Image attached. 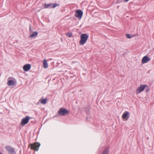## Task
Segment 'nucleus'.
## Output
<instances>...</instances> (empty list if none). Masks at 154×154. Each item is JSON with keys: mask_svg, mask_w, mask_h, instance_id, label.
Instances as JSON below:
<instances>
[{"mask_svg": "<svg viewBox=\"0 0 154 154\" xmlns=\"http://www.w3.org/2000/svg\"><path fill=\"white\" fill-rule=\"evenodd\" d=\"M88 37V35L87 34L84 33L82 34L80 36L81 39L79 41V44L81 45H84L86 43Z\"/></svg>", "mask_w": 154, "mask_h": 154, "instance_id": "obj_1", "label": "nucleus"}, {"mask_svg": "<svg viewBox=\"0 0 154 154\" xmlns=\"http://www.w3.org/2000/svg\"><path fill=\"white\" fill-rule=\"evenodd\" d=\"M69 111L66 110L65 108H60L58 111L59 116H64L66 114L69 113Z\"/></svg>", "mask_w": 154, "mask_h": 154, "instance_id": "obj_2", "label": "nucleus"}, {"mask_svg": "<svg viewBox=\"0 0 154 154\" xmlns=\"http://www.w3.org/2000/svg\"><path fill=\"white\" fill-rule=\"evenodd\" d=\"M31 149L34 150L35 151H37L39 149L40 144L38 143H35L30 144Z\"/></svg>", "mask_w": 154, "mask_h": 154, "instance_id": "obj_3", "label": "nucleus"}, {"mask_svg": "<svg viewBox=\"0 0 154 154\" xmlns=\"http://www.w3.org/2000/svg\"><path fill=\"white\" fill-rule=\"evenodd\" d=\"M30 119V118L29 116H26L22 119L20 125H25L27 124L28 123Z\"/></svg>", "mask_w": 154, "mask_h": 154, "instance_id": "obj_4", "label": "nucleus"}, {"mask_svg": "<svg viewBox=\"0 0 154 154\" xmlns=\"http://www.w3.org/2000/svg\"><path fill=\"white\" fill-rule=\"evenodd\" d=\"M5 148L6 150L8 151V152L10 154H15L16 152L14 149L12 148L9 146H6Z\"/></svg>", "mask_w": 154, "mask_h": 154, "instance_id": "obj_5", "label": "nucleus"}, {"mask_svg": "<svg viewBox=\"0 0 154 154\" xmlns=\"http://www.w3.org/2000/svg\"><path fill=\"white\" fill-rule=\"evenodd\" d=\"M83 14V12L81 10H78L76 11L75 16L77 18L81 19Z\"/></svg>", "mask_w": 154, "mask_h": 154, "instance_id": "obj_6", "label": "nucleus"}, {"mask_svg": "<svg viewBox=\"0 0 154 154\" xmlns=\"http://www.w3.org/2000/svg\"><path fill=\"white\" fill-rule=\"evenodd\" d=\"M147 86L146 85H141L136 90V91L137 93H140L143 91L145 89L146 87Z\"/></svg>", "mask_w": 154, "mask_h": 154, "instance_id": "obj_7", "label": "nucleus"}, {"mask_svg": "<svg viewBox=\"0 0 154 154\" xmlns=\"http://www.w3.org/2000/svg\"><path fill=\"white\" fill-rule=\"evenodd\" d=\"M151 59L149 58L148 56H145L142 58L141 62L143 63H145L149 61Z\"/></svg>", "mask_w": 154, "mask_h": 154, "instance_id": "obj_8", "label": "nucleus"}, {"mask_svg": "<svg viewBox=\"0 0 154 154\" xmlns=\"http://www.w3.org/2000/svg\"><path fill=\"white\" fill-rule=\"evenodd\" d=\"M31 66L30 64H27L24 65L23 67V70L25 71H28L31 68Z\"/></svg>", "mask_w": 154, "mask_h": 154, "instance_id": "obj_9", "label": "nucleus"}, {"mask_svg": "<svg viewBox=\"0 0 154 154\" xmlns=\"http://www.w3.org/2000/svg\"><path fill=\"white\" fill-rule=\"evenodd\" d=\"M38 32L37 31L33 32L31 34L29 37V38L32 39L33 38H35L38 35Z\"/></svg>", "mask_w": 154, "mask_h": 154, "instance_id": "obj_10", "label": "nucleus"}, {"mask_svg": "<svg viewBox=\"0 0 154 154\" xmlns=\"http://www.w3.org/2000/svg\"><path fill=\"white\" fill-rule=\"evenodd\" d=\"M129 115V113L128 111H125L123 113L122 117L123 119H125L128 117Z\"/></svg>", "mask_w": 154, "mask_h": 154, "instance_id": "obj_11", "label": "nucleus"}, {"mask_svg": "<svg viewBox=\"0 0 154 154\" xmlns=\"http://www.w3.org/2000/svg\"><path fill=\"white\" fill-rule=\"evenodd\" d=\"M109 148L108 147L106 148L103 151L102 154H109Z\"/></svg>", "mask_w": 154, "mask_h": 154, "instance_id": "obj_12", "label": "nucleus"}, {"mask_svg": "<svg viewBox=\"0 0 154 154\" xmlns=\"http://www.w3.org/2000/svg\"><path fill=\"white\" fill-rule=\"evenodd\" d=\"M43 66L45 68H47L48 67V65L47 61L46 59H44L43 62Z\"/></svg>", "mask_w": 154, "mask_h": 154, "instance_id": "obj_13", "label": "nucleus"}, {"mask_svg": "<svg viewBox=\"0 0 154 154\" xmlns=\"http://www.w3.org/2000/svg\"><path fill=\"white\" fill-rule=\"evenodd\" d=\"M15 82L14 81L11 80H9L8 81L7 84L9 85H12L13 86L15 85Z\"/></svg>", "mask_w": 154, "mask_h": 154, "instance_id": "obj_14", "label": "nucleus"}, {"mask_svg": "<svg viewBox=\"0 0 154 154\" xmlns=\"http://www.w3.org/2000/svg\"><path fill=\"white\" fill-rule=\"evenodd\" d=\"M44 5V8L45 9L46 8H51L52 4L51 3H50L48 4H45L43 5Z\"/></svg>", "mask_w": 154, "mask_h": 154, "instance_id": "obj_15", "label": "nucleus"}, {"mask_svg": "<svg viewBox=\"0 0 154 154\" xmlns=\"http://www.w3.org/2000/svg\"><path fill=\"white\" fill-rule=\"evenodd\" d=\"M39 101H40V103L42 104H45L47 103V99L46 98L44 99L40 100Z\"/></svg>", "mask_w": 154, "mask_h": 154, "instance_id": "obj_16", "label": "nucleus"}, {"mask_svg": "<svg viewBox=\"0 0 154 154\" xmlns=\"http://www.w3.org/2000/svg\"><path fill=\"white\" fill-rule=\"evenodd\" d=\"M59 4H56V3H54L52 5V4L51 8H54L57 6H59Z\"/></svg>", "mask_w": 154, "mask_h": 154, "instance_id": "obj_17", "label": "nucleus"}, {"mask_svg": "<svg viewBox=\"0 0 154 154\" xmlns=\"http://www.w3.org/2000/svg\"><path fill=\"white\" fill-rule=\"evenodd\" d=\"M126 36L128 38H131L130 35L128 34H126Z\"/></svg>", "mask_w": 154, "mask_h": 154, "instance_id": "obj_18", "label": "nucleus"}, {"mask_svg": "<svg viewBox=\"0 0 154 154\" xmlns=\"http://www.w3.org/2000/svg\"><path fill=\"white\" fill-rule=\"evenodd\" d=\"M72 34L70 33H69L67 34H66V35L68 36L69 37H70L72 36Z\"/></svg>", "mask_w": 154, "mask_h": 154, "instance_id": "obj_19", "label": "nucleus"}, {"mask_svg": "<svg viewBox=\"0 0 154 154\" xmlns=\"http://www.w3.org/2000/svg\"><path fill=\"white\" fill-rule=\"evenodd\" d=\"M121 2V1H120V0H118L116 1V3H120Z\"/></svg>", "mask_w": 154, "mask_h": 154, "instance_id": "obj_20", "label": "nucleus"}, {"mask_svg": "<svg viewBox=\"0 0 154 154\" xmlns=\"http://www.w3.org/2000/svg\"><path fill=\"white\" fill-rule=\"evenodd\" d=\"M149 90H150V89L149 88L146 89V91L147 92H148V91H149Z\"/></svg>", "mask_w": 154, "mask_h": 154, "instance_id": "obj_21", "label": "nucleus"}, {"mask_svg": "<svg viewBox=\"0 0 154 154\" xmlns=\"http://www.w3.org/2000/svg\"><path fill=\"white\" fill-rule=\"evenodd\" d=\"M129 0H125V2H128V1H129Z\"/></svg>", "mask_w": 154, "mask_h": 154, "instance_id": "obj_22", "label": "nucleus"}, {"mask_svg": "<svg viewBox=\"0 0 154 154\" xmlns=\"http://www.w3.org/2000/svg\"><path fill=\"white\" fill-rule=\"evenodd\" d=\"M29 30H30V31H31V27H30L29 28Z\"/></svg>", "mask_w": 154, "mask_h": 154, "instance_id": "obj_23", "label": "nucleus"}, {"mask_svg": "<svg viewBox=\"0 0 154 154\" xmlns=\"http://www.w3.org/2000/svg\"><path fill=\"white\" fill-rule=\"evenodd\" d=\"M0 154H2V153L1 152H0Z\"/></svg>", "mask_w": 154, "mask_h": 154, "instance_id": "obj_24", "label": "nucleus"}]
</instances>
